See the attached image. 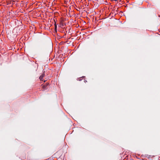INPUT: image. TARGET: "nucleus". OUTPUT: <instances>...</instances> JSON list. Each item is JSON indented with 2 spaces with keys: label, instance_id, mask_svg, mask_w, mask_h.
I'll use <instances>...</instances> for the list:
<instances>
[{
  "label": "nucleus",
  "instance_id": "f257e3e1",
  "mask_svg": "<svg viewBox=\"0 0 160 160\" xmlns=\"http://www.w3.org/2000/svg\"><path fill=\"white\" fill-rule=\"evenodd\" d=\"M45 76V74L43 73L39 77V79L41 81H43V78Z\"/></svg>",
  "mask_w": 160,
  "mask_h": 160
},
{
  "label": "nucleus",
  "instance_id": "f03ea898",
  "mask_svg": "<svg viewBox=\"0 0 160 160\" xmlns=\"http://www.w3.org/2000/svg\"><path fill=\"white\" fill-rule=\"evenodd\" d=\"M46 86L44 85H43L42 86V87L44 89H45L46 88Z\"/></svg>",
  "mask_w": 160,
  "mask_h": 160
},
{
  "label": "nucleus",
  "instance_id": "7ed1b4c3",
  "mask_svg": "<svg viewBox=\"0 0 160 160\" xmlns=\"http://www.w3.org/2000/svg\"><path fill=\"white\" fill-rule=\"evenodd\" d=\"M56 28H57V26H56V25H55V29H56Z\"/></svg>",
  "mask_w": 160,
  "mask_h": 160
}]
</instances>
